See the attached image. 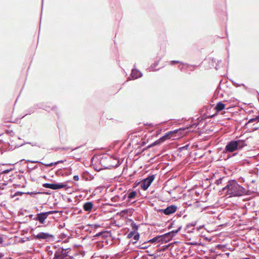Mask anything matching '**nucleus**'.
<instances>
[{"mask_svg":"<svg viewBox=\"0 0 259 259\" xmlns=\"http://www.w3.org/2000/svg\"><path fill=\"white\" fill-rule=\"evenodd\" d=\"M146 248V246H145V247H143V248Z\"/></svg>","mask_w":259,"mask_h":259,"instance_id":"obj_26","label":"nucleus"},{"mask_svg":"<svg viewBox=\"0 0 259 259\" xmlns=\"http://www.w3.org/2000/svg\"><path fill=\"white\" fill-rule=\"evenodd\" d=\"M257 118H259V116L257 117Z\"/></svg>","mask_w":259,"mask_h":259,"instance_id":"obj_27","label":"nucleus"},{"mask_svg":"<svg viewBox=\"0 0 259 259\" xmlns=\"http://www.w3.org/2000/svg\"><path fill=\"white\" fill-rule=\"evenodd\" d=\"M158 238H159V237H154L153 239L150 240L149 241V242H152V243L155 242H156L158 239Z\"/></svg>","mask_w":259,"mask_h":259,"instance_id":"obj_18","label":"nucleus"},{"mask_svg":"<svg viewBox=\"0 0 259 259\" xmlns=\"http://www.w3.org/2000/svg\"><path fill=\"white\" fill-rule=\"evenodd\" d=\"M70 251L69 249L59 248L55 252L53 259H72L69 252Z\"/></svg>","mask_w":259,"mask_h":259,"instance_id":"obj_2","label":"nucleus"},{"mask_svg":"<svg viewBox=\"0 0 259 259\" xmlns=\"http://www.w3.org/2000/svg\"><path fill=\"white\" fill-rule=\"evenodd\" d=\"M62 162H63V161L62 160H60V161H58L55 162L54 163H53V162H51V163H42V162H40V163L42 165H44L45 166H46L47 167H51V166H52L54 165H57V164H58L59 163H62Z\"/></svg>","mask_w":259,"mask_h":259,"instance_id":"obj_14","label":"nucleus"},{"mask_svg":"<svg viewBox=\"0 0 259 259\" xmlns=\"http://www.w3.org/2000/svg\"><path fill=\"white\" fill-rule=\"evenodd\" d=\"M35 238L38 239L49 240L51 238H53L54 236L53 235L48 233L41 232L37 234L35 236Z\"/></svg>","mask_w":259,"mask_h":259,"instance_id":"obj_9","label":"nucleus"},{"mask_svg":"<svg viewBox=\"0 0 259 259\" xmlns=\"http://www.w3.org/2000/svg\"><path fill=\"white\" fill-rule=\"evenodd\" d=\"M131 226H132V229L134 230L133 231L136 232V231H137L138 229V226L136 225V224H135L134 223H132Z\"/></svg>","mask_w":259,"mask_h":259,"instance_id":"obj_16","label":"nucleus"},{"mask_svg":"<svg viewBox=\"0 0 259 259\" xmlns=\"http://www.w3.org/2000/svg\"><path fill=\"white\" fill-rule=\"evenodd\" d=\"M223 190H227V194L230 197L241 196L244 193V189L234 180L229 181Z\"/></svg>","mask_w":259,"mask_h":259,"instance_id":"obj_1","label":"nucleus"},{"mask_svg":"<svg viewBox=\"0 0 259 259\" xmlns=\"http://www.w3.org/2000/svg\"><path fill=\"white\" fill-rule=\"evenodd\" d=\"M226 107V104L222 102H218L214 108L217 112H219L224 110Z\"/></svg>","mask_w":259,"mask_h":259,"instance_id":"obj_10","label":"nucleus"},{"mask_svg":"<svg viewBox=\"0 0 259 259\" xmlns=\"http://www.w3.org/2000/svg\"><path fill=\"white\" fill-rule=\"evenodd\" d=\"M171 134V133H169V134H167L166 135L163 136L160 139H159L158 140H157V141H155V142L153 143L152 144L149 145L147 147V148H151L155 145H158V144L163 142L166 139H170L171 137H170Z\"/></svg>","mask_w":259,"mask_h":259,"instance_id":"obj_8","label":"nucleus"},{"mask_svg":"<svg viewBox=\"0 0 259 259\" xmlns=\"http://www.w3.org/2000/svg\"><path fill=\"white\" fill-rule=\"evenodd\" d=\"M246 259H249V258H246Z\"/></svg>","mask_w":259,"mask_h":259,"instance_id":"obj_28","label":"nucleus"},{"mask_svg":"<svg viewBox=\"0 0 259 259\" xmlns=\"http://www.w3.org/2000/svg\"><path fill=\"white\" fill-rule=\"evenodd\" d=\"M92 226H94L95 228H98L100 227L99 225L97 224L92 225Z\"/></svg>","mask_w":259,"mask_h":259,"instance_id":"obj_23","label":"nucleus"},{"mask_svg":"<svg viewBox=\"0 0 259 259\" xmlns=\"http://www.w3.org/2000/svg\"><path fill=\"white\" fill-rule=\"evenodd\" d=\"M257 119H259V118H257V117H256V118H251V119H250L249 120V122H252L255 121H256Z\"/></svg>","mask_w":259,"mask_h":259,"instance_id":"obj_21","label":"nucleus"},{"mask_svg":"<svg viewBox=\"0 0 259 259\" xmlns=\"http://www.w3.org/2000/svg\"><path fill=\"white\" fill-rule=\"evenodd\" d=\"M139 238H140V236H139V234H138L135 235L134 236V238L135 240H139Z\"/></svg>","mask_w":259,"mask_h":259,"instance_id":"obj_19","label":"nucleus"},{"mask_svg":"<svg viewBox=\"0 0 259 259\" xmlns=\"http://www.w3.org/2000/svg\"><path fill=\"white\" fill-rule=\"evenodd\" d=\"M73 180L74 181H78L79 180V177L77 175H75L73 177Z\"/></svg>","mask_w":259,"mask_h":259,"instance_id":"obj_22","label":"nucleus"},{"mask_svg":"<svg viewBox=\"0 0 259 259\" xmlns=\"http://www.w3.org/2000/svg\"><path fill=\"white\" fill-rule=\"evenodd\" d=\"M177 209V206L175 205H171L167 207L165 209H160L159 212H163L166 215H170L175 213Z\"/></svg>","mask_w":259,"mask_h":259,"instance_id":"obj_7","label":"nucleus"},{"mask_svg":"<svg viewBox=\"0 0 259 259\" xmlns=\"http://www.w3.org/2000/svg\"><path fill=\"white\" fill-rule=\"evenodd\" d=\"M93 208V203L92 202H87L83 205L84 211L90 212Z\"/></svg>","mask_w":259,"mask_h":259,"instance_id":"obj_11","label":"nucleus"},{"mask_svg":"<svg viewBox=\"0 0 259 259\" xmlns=\"http://www.w3.org/2000/svg\"><path fill=\"white\" fill-rule=\"evenodd\" d=\"M137 193L136 191H133L128 193L127 197L129 199H132L136 197Z\"/></svg>","mask_w":259,"mask_h":259,"instance_id":"obj_15","label":"nucleus"},{"mask_svg":"<svg viewBox=\"0 0 259 259\" xmlns=\"http://www.w3.org/2000/svg\"><path fill=\"white\" fill-rule=\"evenodd\" d=\"M136 232L134 231L131 232L127 235L128 238H132L135 234Z\"/></svg>","mask_w":259,"mask_h":259,"instance_id":"obj_17","label":"nucleus"},{"mask_svg":"<svg viewBox=\"0 0 259 259\" xmlns=\"http://www.w3.org/2000/svg\"><path fill=\"white\" fill-rule=\"evenodd\" d=\"M236 143L237 144V148L238 149H241L244 146H246V144L245 142V141L242 140H239L235 141Z\"/></svg>","mask_w":259,"mask_h":259,"instance_id":"obj_12","label":"nucleus"},{"mask_svg":"<svg viewBox=\"0 0 259 259\" xmlns=\"http://www.w3.org/2000/svg\"><path fill=\"white\" fill-rule=\"evenodd\" d=\"M179 230H176V231H172V233H177V232H178V231H179Z\"/></svg>","mask_w":259,"mask_h":259,"instance_id":"obj_24","label":"nucleus"},{"mask_svg":"<svg viewBox=\"0 0 259 259\" xmlns=\"http://www.w3.org/2000/svg\"><path fill=\"white\" fill-rule=\"evenodd\" d=\"M225 149L226 152H233L238 150L237 144L236 143V141H231L227 144Z\"/></svg>","mask_w":259,"mask_h":259,"instance_id":"obj_6","label":"nucleus"},{"mask_svg":"<svg viewBox=\"0 0 259 259\" xmlns=\"http://www.w3.org/2000/svg\"><path fill=\"white\" fill-rule=\"evenodd\" d=\"M179 63V61H172L170 62V65H175L176 64H178Z\"/></svg>","mask_w":259,"mask_h":259,"instance_id":"obj_20","label":"nucleus"},{"mask_svg":"<svg viewBox=\"0 0 259 259\" xmlns=\"http://www.w3.org/2000/svg\"><path fill=\"white\" fill-rule=\"evenodd\" d=\"M43 187L46 188H50L53 190H57L59 189L64 188L66 187L67 185L65 183L61 184H49L45 183L42 185Z\"/></svg>","mask_w":259,"mask_h":259,"instance_id":"obj_5","label":"nucleus"},{"mask_svg":"<svg viewBox=\"0 0 259 259\" xmlns=\"http://www.w3.org/2000/svg\"><path fill=\"white\" fill-rule=\"evenodd\" d=\"M155 175H151L143 180L141 182V188L143 190H147L155 179Z\"/></svg>","mask_w":259,"mask_h":259,"instance_id":"obj_3","label":"nucleus"},{"mask_svg":"<svg viewBox=\"0 0 259 259\" xmlns=\"http://www.w3.org/2000/svg\"><path fill=\"white\" fill-rule=\"evenodd\" d=\"M140 74H141L140 72H139L138 71H137V70L134 69L132 70L131 75L133 78L136 79L138 77L140 76Z\"/></svg>","mask_w":259,"mask_h":259,"instance_id":"obj_13","label":"nucleus"},{"mask_svg":"<svg viewBox=\"0 0 259 259\" xmlns=\"http://www.w3.org/2000/svg\"><path fill=\"white\" fill-rule=\"evenodd\" d=\"M149 125H151V126H153V125L151 123L149 124Z\"/></svg>","mask_w":259,"mask_h":259,"instance_id":"obj_25","label":"nucleus"},{"mask_svg":"<svg viewBox=\"0 0 259 259\" xmlns=\"http://www.w3.org/2000/svg\"><path fill=\"white\" fill-rule=\"evenodd\" d=\"M56 212L55 211H49L45 212H42L36 214L35 220L39 221L41 224H44L45 220L49 214H52Z\"/></svg>","mask_w":259,"mask_h":259,"instance_id":"obj_4","label":"nucleus"}]
</instances>
